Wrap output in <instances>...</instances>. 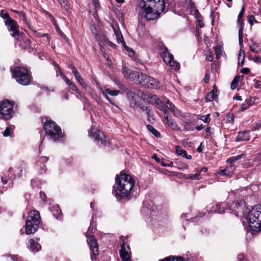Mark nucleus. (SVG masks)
I'll return each instance as SVG.
<instances>
[{
  "label": "nucleus",
  "instance_id": "obj_1",
  "mask_svg": "<svg viewBox=\"0 0 261 261\" xmlns=\"http://www.w3.org/2000/svg\"><path fill=\"white\" fill-rule=\"evenodd\" d=\"M226 210L237 217H243L247 220L250 227L256 232L261 231V205H256L251 210L246 207L243 200L231 202L227 204Z\"/></svg>",
  "mask_w": 261,
  "mask_h": 261
},
{
  "label": "nucleus",
  "instance_id": "obj_2",
  "mask_svg": "<svg viewBox=\"0 0 261 261\" xmlns=\"http://www.w3.org/2000/svg\"><path fill=\"white\" fill-rule=\"evenodd\" d=\"M115 180L113 194L118 200L127 199L135 186L134 177L130 175L121 173L119 176H116Z\"/></svg>",
  "mask_w": 261,
  "mask_h": 261
},
{
  "label": "nucleus",
  "instance_id": "obj_3",
  "mask_svg": "<svg viewBox=\"0 0 261 261\" xmlns=\"http://www.w3.org/2000/svg\"><path fill=\"white\" fill-rule=\"evenodd\" d=\"M140 7L142 15L147 20H154L164 12L165 3L164 0H142Z\"/></svg>",
  "mask_w": 261,
  "mask_h": 261
},
{
  "label": "nucleus",
  "instance_id": "obj_4",
  "mask_svg": "<svg viewBox=\"0 0 261 261\" xmlns=\"http://www.w3.org/2000/svg\"><path fill=\"white\" fill-rule=\"evenodd\" d=\"M40 216L37 211H31L25 222V231L28 234L34 233L38 229L40 222Z\"/></svg>",
  "mask_w": 261,
  "mask_h": 261
},
{
  "label": "nucleus",
  "instance_id": "obj_5",
  "mask_svg": "<svg viewBox=\"0 0 261 261\" xmlns=\"http://www.w3.org/2000/svg\"><path fill=\"white\" fill-rule=\"evenodd\" d=\"M44 129L47 135L54 141L62 140L63 137L61 129L55 122L46 121L44 124Z\"/></svg>",
  "mask_w": 261,
  "mask_h": 261
},
{
  "label": "nucleus",
  "instance_id": "obj_6",
  "mask_svg": "<svg viewBox=\"0 0 261 261\" xmlns=\"http://www.w3.org/2000/svg\"><path fill=\"white\" fill-rule=\"evenodd\" d=\"M13 76L16 81L22 85H28L31 80V75L29 73L28 69L23 67H16L13 71Z\"/></svg>",
  "mask_w": 261,
  "mask_h": 261
},
{
  "label": "nucleus",
  "instance_id": "obj_7",
  "mask_svg": "<svg viewBox=\"0 0 261 261\" xmlns=\"http://www.w3.org/2000/svg\"><path fill=\"white\" fill-rule=\"evenodd\" d=\"M14 102L8 100L0 101V117L5 120L11 119L15 113L13 109Z\"/></svg>",
  "mask_w": 261,
  "mask_h": 261
},
{
  "label": "nucleus",
  "instance_id": "obj_8",
  "mask_svg": "<svg viewBox=\"0 0 261 261\" xmlns=\"http://www.w3.org/2000/svg\"><path fill=\"white\" fill-rule=\"evenodd\" d=\"M160 54L164 62L169 65L172 69L178 70L180 69L179 64L174 60L173 56L169 52L166 47L161 48Z\"/></svg>",
  "mask_w": 261,
  "mask_h": 261
},
{
  "label": "nucleus",
  "instance_id": "obj_9",
  "mask_svg": "<svg viewBox=\"0 0 261 261\" xmlns=\"http://www.w3.org/2000/svg\"><path fill=\"white\" fill-rule=\"evenodd\" d=\"M122 70L125 77L137 84L142 85L144 77H145V74L130 70L125 66L122 68Z\"/></svg>",
  "mask_w": 261,
  "mask_h": 261
},
{
  "label": "nucleus",
  "instance_id": "obj_10",
  "mask_svg": "<svg viewBox=\"0 0 261 261\" xmlns=\"http://www.w3.org/2000/svg\"><path fill=\"white\" fill-rule=\"evenodd\" d=\"M122 70L125 77L137 84L142 85L144 77H145V74L130 70L125 66L122 68Z\"/></svg>",
  "mask_w": 261,
  "mask_h": 261
},
{
  "label": "nucleus",
  "instance_id": "obj_11",
  "mask_svg": "<svg viewBox=\"0 0 261 261\" xmlns=\"http://www.w3.org/2000/svg\"><path fill=\"white\" fill-rule=\"evenodd\" d=\"M91 227V224L87 232V241L91 251V259L92 261H97V256L98 255V246L97 241L93 236L88 237V233H89Z\"/></svg>",
  "mask_w": 261,
  "mask_h": 261
},
{
  "label": "nucleus",
  "instance_id": "obj_12",
  "mask_svg": "<svg viewBox=\"0 0 261 261\" xmlns=\"http://www.w3.org/2000/svg\"><path fill=\"white\" fill-rule=\"evenodd\" d=\"M7 27L10 35L16 39H18L20 36L21 33L18 29V24L16 21L14 19H10L9 21H6L5 23Z\"/></svg>",
  "mask_w": 261,
  "mask_h": 261
},
{
  "label": "nucleus",
  "instance_id": "obj_13",
  "mask_svg": "<svg viewBox=\"0 0 261 261\" xmlns=\"http://www.w3.org/2000/svg\"><path fill=\"white\" fill-rule=\"evenodd\" d=\"M142 85L148 88L158 89L161 87V84L157 80L145 74V77H144Z\"/></svg>",
  "mask_w": 261,
  "mask_h": 261
},
{
  "label": "nucleus",
  "instance_id": "obj_14",
  "mask_svg": "<svg viewBox=\"0 0 261 261\" xmlns=\"http://www.w3.org/2000/svg\"><path fill=\"white\" fill-rule=\"evenodd\" d=\"M17 40L19 42L18 45L21 48L28 50L29 52L33 50L34 47L31 44L30 40L24 37L22 34H20V36L18 37V39Z\"/></svg>",
  "mask_w": 261,
  "mask_h": 261
},
{
  "label": "nucleus",
  "instance_id": "obj_15",
  "mask_svg": "<svg viewBox=\"0 0 261 261\" xmlns=\"http://www.w3.org/2000/svg\"><path fill=\"white\" fill-rule=\"evenodd\" d=\"M89 134L90 136L93 137L96 140L100 141L101 144H106V140L103 133L95 127L92 126Z\"/></svg>",
  "mask_w": 261,
  "mask_h": 261
},
{
  "label": "nucleus",
  "instance_id": "obj_16",
  "mask_svg": "<svg viewBox=\"0 0 261 261\" xmlns=\"http://www.w3.org/2000/svg\"><path fill=\"white\" fill-rule=\"evenodd\" d=\"M127 249L125 243L123 242L121 245V249L119 252L120 256L122 261H131L130 248L129 246H127Z\"/></svg>",
  "mask_w": 261,
  "mask_h": 261
},
{
  "label": "nucleus",
  "instance_id": "obj_17",
  "mask_svg": "<svg viewBox=\"0 0 261 261\" xmlns=\"http://www.w3.org/2000/svg\"><path fill=\"white\" fill-rule=\"evenodd\" d=\"M147 100L149 103H155L156 105V107L161 111H163L165 115H167L168 113V111L166 109V107L163 105V102L166 103L165 99L164 101H161L158 98L157 96L155 95H151L150 97H149L147 99Z\"/></svg>",
  "mask_w": 261,
  "mask_h": 261
},
{
  "label": "nucleus",
  "instance_id": "obj_18",
  "mask_svg": "<svg viewBox=\"0 0 261 261\" xmlns=\"http://www.w3.org/2000/svg\"><path fill=\"white\" fill-rule=\"evenodd\" d=\"M222 204H212L207 206V211L209 213H215L221 214L224 212L225 209L224 205Z\"/></svg>",
  "mask_w": 261,
  "mask_h": 261
},
{
  "label": "nucleus",
  "instance_id": "obj_19",
  "mask_svg": "<svg viewBox=\"0 0 261 261\" xmlns=\"http://www.w3.org/2000/svg\"><path fill=\"white\" fill-rule=\"evenodd\" d=\"M112 27L114 32L117 42L121 43L123 46H125V42L118 25L117 24H112Z\"/></svg>",
  "mask_w": 261,
  "mask_h": 261
},
{
  "label": "nucleus",
  "instance_id": "obj_20",
  "mask_svg": "<svg viewBox=\"0 0 261 261\" xmlns=\"http://www.w3.org/2000/svg\"><path fill=\"white\" fill-rule=\"evenodd\" d=\"M101 91L103 96H105V97L107 99V100L113 104V102L112 101L111 99L109 97L108 95L113 96H117L120 93V91L119 90H111L108 88L105 89H101Z\"/></svg>",
  "mask_w": 261,
  "mask_h": 261
},
{
  "label": "nucleus",
  "instance_id": "obj_21",
  "mask_svg": "<svg viewBox=\"0 0 261 261\" xmlns=\"http://www.w3.org/2000/svg\"><path fill=\"white\" fill-rule=\"evenodd\" d=\"M165 119L166 123L169 127L176 131L180 130V127L178 125L176 121L171 117L169 116L168 114L166 115Z\"/></svg>",
  "mask_w": 261,
  "mask_h": 261
},
{
  "label": "nucleus",
  "instance_id": "obj_22",
  "mask_svg": "<svg viewBox=\"0 0 261 261\" xmlns=\"http://www.w3.org/2000/svg\"><path fill=\"white\" fill-rule=\"evenodd\" d=\"M165 102H166L167 107H168L175 117H178L181 115L180 111L178 110L173 103L170 102L168 99H166Z\"/></svg>",
  "mask_w": 261,
  "mask_h": 261
},
{
  "label": "nucleus",
  "instance_id": "obj_23",
  "mask_svg": "<svg viewBox=\"0 0 261 261\" xmlns=\"http://www.w3.org/2000/svg\"><path fill=\"white\" fill-rule=\"evenodd\" d=\"M236 167L234 165H230L223 170H221L218 172V174L221 176H230L234 172Z\"/></svg>",
  "mask_w": 261,
  "mask_h": 261
},
{
  "label": "nucleus",
  "instance_id": "obj_24",
  "mask_svg": "<svg viewBox=\"0 0 261 261\" xmlns=\"http://www.w3.org/2000/svg\"><path fill=\"white\" fill-rule=\"evenodd\" d=\"M61 72V76L62 77V79L64 80V81L66 83V84L70 87L71 89H72L73 91L77 92L78 91V88L76 85L72 82L69 79L67 78V76H66L62 72L60 71Z\"/></svg>",
  "mask_w": 261,
  "mask_h": 261
},
{
  "label": "nucleus",
  "instance_id": "obj_25",
  "mask_svg": "<svg viewBox=\"0 0 261 261\" xmlns=\"http://www.w3.org/2000/svg\"><path fill=\"white\" fill-rule=\"evenodd\" d=\"M30 243V248L32 252H37L41 248V245L34 239H31Z\"/></svg>",
  "mask_w": 261,
  "mask_h": 261
},
{
  "label": "nucleus",
  "instance_id": "obj_26",
  "mask_svg": "<svg viewBox=\"0 0 261 261\" xmlns=\"http://www.w3.org/2000/svg\"><path fill=\"white\" fill-rule=\"evenodd\" d=\"M175 149L177 154L179 155L186 158L189 160L192 159V156L191 155H188L187 151L185 150L182 149L180 146L177 145L175 147Z\"/></svg>",
  "mask_w": 261,
  "mask_h": 261
},
{
  "label": "nucleus",
  "instance_id": "obj_27",
  "mask_svg": "<svg viewBox=\"0 0 261 261\" xmlns=\"http://www.w3.org/2000/svg\"><path fill=\"white\" fill-rule=\"evenodd\" d=\"M250 139L248 131L240 132L237 136V141H248Z\"/></svg>",
  "mask_w": 261,
  "mask_h": 261
},
{
  "label": "nucleus",
  "instance_id": "obj_28",
  "mask_svg": "<svg viewBox=\"0 0 261 261\" xmlns=\"http://www.w3.org/2000/svg\"><path fill=\"white\" fill-rule=\"evenodd\" d=\"M15 129V126L13 125H9L5 130V131L3 133V136L4 137H11L14 130Z\"/></svg>",
  "mask_w": 261,
  "mask_h": 261
},
{
  "label": "nucleus",
  "instance_id": "obj_29",
  "mask_svg": "<svg viewBox=\"0 0 261 261\" xmlns=\"http://www.w3.org/2000/svg\"><path fill=\"white\" fill-rule=\"evenodd\" d=\"M245 57V53L243 49L241 48L239 51V57H238V65L240 66H243L244 63V60Z\"/></svg>",
  "mask_w": 261,
  "mask_h": 261
},
{
  "label": "nucleus",
  "instance_id": "obj_30",
  "mask_svg": "<svg viewBox=\"0 0 261 261\" xmlns=\"http://www.w3.org/2000/svg\"><path fill=\"white\" fill-rule=\"evenodd\" d=\"M253 102L251 101V99H246L245 102L241 105L240 110L241 111H244L248 109L252 104Z\"/></svg>",
  "mask_w": 261,
  "mask_h": 261
},
{
  "label": "nucleus",
  "instance_id": "obj_31",
  "mask_svg": "<svg viewBox=\"0 0 261 261\" xmlns=\"http://www.w3.org/2000/svg\"><path fill=\"white\" fill-rule=\"evenodd\" d=\"M147 128L148 130L151 133H152V134L156 137L160 138L161 137L160 133L156 129H155L152 125H147Z\"/></svg>",
  "mask_w": 261,
  "mask_h": 261
},
{
  "label": "nucleus",
  "instance_id": "obj_32",
  "mask_svg": "<svg viewBox=\"0 0 261 261\" xmlns=\"http://www.w3.org/2000/svg\"><path fill=\"white\" fill-rule=\"evenodd\" d=\"M159 261H184V259L180 256L174 257L173 256H170L165 258L164 259L160 260Z\"/></svg>",
  "mask_w": 261,
  "mask_h": 261
},
{
  "label": "nucleus",
  "instance_id": "obj_33",
  "mask_svg": "<svg viewBox=\"0 0 261 261\" xmlns=\"http://www.w3.org/2000/svg\"><path fill=\"white\" fill-rule=\"evenodd\" d=\"M0 17H2L4 20V22L6 21H9L10 19L12 18L10 17L9 14L6 12L5 10H1L0 11Z\"/></svg>",
  "mask_w": 261,
  "mask_h": 261
},
{
  "label": "nucleus",
  "instance_id": "obj_34",
  "mask_svg": "<svg viewBox=\"0 0 261 261\" xmlns=\"http://www.w3.org/2000/svg\"><path fill=\"white\" fill-rule=\"evenodd\" d=\"M53 215L56 218V219H60L61 215V211L58 206H55L53 210Z\"/></svg>",
  "mask_w": 261,
  "mask_h": 261
},
{
  "label": "nucleus",
  "instance_id": "obj_35",
  "mask_svg": "<svg viewBox=\"0 0 261 261\" xmlns=\"http://www.w3.org/2000/svg\"><path fill=\"white\" fill-rule=\"evenodd\" d=\"M215 88L214 87L213 90L207 93L206 98L208 101H212L216 98L217 95L214 91Z\"/></svg>",
  "mask_w": 261,
  "mask_h": 261
},
{
  "label": "nucleus",
  "instance_id": "obj_36",
  "mask_svg": "<svg viewBox=\"0 0 261 261\" xmlns=\"http://www.w3.org/2000/svg\"><path fill=\"white\" fill-rule=\"evenodd\" d=\"M187 178L195 180H199L201 178V176L198 172H196L195 174H190L186 175Z\"/></svg>",
  "mask_w": 261,
  "mask_h": 261
},
{
  "label": "nucleus",
  "instance_id": "obj_37",
  "mask_svg": "<svg viewBox=\"0 0 261 261\" xmlns=\"http://www.w3.org/2000/svg\"><path fill=\"white\" fill-rule=\"evenodd\" d=\"M176 165L177 168L180 170H184L187 169L189 167V166L187 164L181 161L177 162Z\"/></svg>",
  "mask_w": 261,
  "mask_h": 261
},
{
  "label": "nucleus",
  "instance_id": "obj_38",
  "mask_svg": "<svg viewBox=\"0 0 261 261\" xmlns=\"http://www.w3.org/2000/svg\"><path fill=\"white\" fill-rule=\"evenodd\" d=\"M250 49L251 51L254 53H258L260 51V49L258 47L255 43H253L249 46Z\"/></svg>",
  "mask_w": 261,
  "mask_h": 261
},
{
  "label": "nucleus",
  "instance_id": "obj_39",
  "mask_svg": "<svg viewBox=\"0 0 261 261\" xmlns=\"http://www.w3.org/2000/svg\"><path fill=\"white\" fill-rule=\"evenodd\" d=\"M240 80V76L239 75H237L234 79L232 80L231 84V89L232 90H234L236 88V87L238 86L239 81Z\"/></svg>",
  "mask_w": 261,
  "mask_h": 261
},
{
  "label": "nucleus",
  "instance_id": "obj_40",
  "mask_svg": "<svg viewBox=\"0 0 261 261\" xmlns=\"http://www.w3.org/2000/svg\"><path fill=\"white\" fill-rule=\"evenodd\" d=\"M60 3L61 6L64 8V9L68 10L70 9V6L69 5V2L68 0H58Z\"/></svg>",
  "mask_w": 261,
  "mask_h": 261
},
{
  "label": "nucleus",
  "instance_id": "obj_41",
  "mask_svg": "<svg viewBox=\"0 0 261 261\" xmlns=\"http://www.w3.org/2000/svg\"><path fill=\"white\" fill-rule=\"evenodd\" d=\"M210 114L202 115L198 119L202 120L203 122L205 123H209L211 119L210 118Z\"/></svg>",
  "mask_w": 261,
  "mask_h": 261
},
{
  "label": "nucleus",
  "instance_id": "obj_42",
  "mask_svg": "<svg viewBox=\"0 0 261 261\" xmlns=\"http://www.w3.org/2000/svg\"><path fill=\"white\" fill-rule=\"evenodd\" d=\"M242 155H238L237 156H232L227 159V162L229 163H232L242 158Z\"/></svg>",
  "mask_w": 261,
  "mask_h": 261
},
{
  "label": "nucleus",
  "instance_id": "obj_43",
  "mask_svg": "<svg viewBox=\"0 0 261 261\" xmlns=\"http://www.w3.org/2000/svg\"><path fill=\"white\" fill-rule=\"evenodd\" d=\"M13 12L17 14L20 17H21L25 23L29 24V22L28 21L24 14L22 12H19L16 10H14Z\"/></svg>",
  "mask_w": 261,
  "mask_h": 261
},
{
  "label": "nucleus",
  "instance_id": "obj_44",
  "mask_svg": "<svg viewBox=\"0 0 261 261\" xmlns=\"http://www.w3.org/2000/svg\"><path fill=\"white\" fill-rule=\"evenodd\" d=\"M243 31H242V28H240L239 30V44L241 46V47L243 46Z\"/></svg>",
  "mask_w": 261,
  "mask_h": 261
},
{
  "label": "nucleus",
  "instance_id": "obj_45",
  "mask_svg": "<svg viewBox=\"0 0 261 261\" xmlns=\"http://www.w3.org/2000/svg\"><path fill=\"white\" fill-rule=\"evenodd\" d=\"M72 73L73 74L77 82L80 80L81 81L82 79H83L77 69H75L74 71H73Z\"/></svg>",
  "mask_w": 261,
  "mask_h": 261
},
{
  "label": "nucleus",
  "instance_id": "obj_46",
  "mask_svg": "<svg viewBox=\"0 0 261 261\" xmlns=\"http://www.w3.org/2000/svg\"><path fill=\"white\" fill-rule=\"evenodd\" d=\"M53 64L54 67L56 68V71L57 76H58L59 75H61L60 71L62 72V71L60 70V68L59 67V66L58 65V64L56 62H54Z\"/></svg>",
  "mask_w": 261,
  "mask_h": 261
},
{
  "label": "nucleus",
  "instance_id": "obj_47",
  "mask_svg": "<svg viewBox=\"0 0 261 261\" xmlns=\"http://www.w3.org/2000/svg\"><path fill=\"white\" fill-rule=\"evenodd\" d=\"M253 21L255 22H257V21L255 20V17L253 15H250L248 18V22L251 25H253Z\"/></svg>",
  "mask_w": 261,
  "mask_h": 261
},
{
  "label": "nucleus",
  "instance_id": "obj_48",
  "mask_svg": "<svg viewBox=\"0 0 261 261\" xmlns=\"http://www.w3.org/2000/svg\"><path fill=\"white\" fill-rule=\"evenodd\" d=\"M56 30L57 32L61 36L63 37L64 39L67 38L65 35L62 32L61 29L57 25H56Z\"/></svg>",
  "mask_w": 261,
  "mask_h": 261
},
{
  "label": "nucleus",
  "instance_id": "obj_49",
  "mask_svg": "<svg viewBox=\"0 0 261 261\" xmlns=\"http://www.w3.org/2000/svg\"><path fill=\"white\" fill-rule=\"evenodd\" d=\"M244 13H245V7L244 6H243L242 7V9L239 14V15L238 16V18H239V19H242V18L244 16Z\"/></svg>",
  "mask_w": 261,
  "mask_h": 261
},
{
  "label": "nucleus",
  "instance_id": "obj_50",
  "mask_svg": "<svg viewBox=\"0 0 261 261\" xmlns=\"http://www.w3.org/2000/svg\"><path fill=\"white\" fill-rule=\"evenodd\" d=\"M105 42L107 43L110 46L113 47V48H116V45L114 44L113 42L109 41L107 38H105Z\"/></svg>",
  "mask_w": 261,
  "mask_h": 261
},
{
  "label": "nucleus",
  "instance_id": "obj_51",
  "mask_svg": "<svg viewBox=\"0 0 261 261\" xmlns=\"http://www.w3.org/2000/svg\"><path fill=\"white\" fill-rule=\"evenodd\" d=\"M78 82L84 89H87L88 86L86 84V83L84 81L83 79H82L81 81H79Z\"/></svg>",
  "mask_w": 261,
  "mask_h": 261
},
{
  "label": "nucleus",
  "instance_id": "obj_52",
  "mask_svg": "<svg viewBox=\"0 0 261 261\" xmlns=\"http://www.w3.org/2000/svg\"><path fill=\"white\" fill-rule=\"evenodd\" d=\"M207 171V168H206V167H202L201 168V169H195V171L196 172H198L200 174L201 173V172H206Z\"/></svg>",
  "mask_w": 261,
  "mask_h": 261
},
{
  "label": "nucleus",
  "instance_id": "obj_53",
  "mask_svg": "<svg viewBox=\"0 0 261 261\" xmlns=\"http://www.w3.org/2000/svg\"><path fill=\"white\" fill-rule=\"evenodd\" d=\"M252 60L254 62L257 63H261V57L259 56H255L253 59Z\"/></svg>",
  "mask_w": 261,
  "mask_h": 261
},
{
  "label": "nucleus",
  "instance_id": "obj_54",
  "mask_svg": "<svg viewBox=\"0 0 261 261\" xmlns=\"http://www.w3.org/2000/svg\"><path fill=\"white\" fill-rule=\"evenodd\" d=\"M237 21H238V24L239 25V29L240 28H242V31H243V20H242V19L238 18Z\"/></svg>",
  "mask_w": 261,
  "mask_h": 261
},
{
  "label": "nucleus",
  "instance_id": "obj_55",
  "mask_svg": "<svg viewBox=\"0 0 261 261\" xmlns=\"http://www.w3.org/2000/svg\"><path fill=\"white\" fill-rule=\"evenodd\" d=\"M206 134L207 136H211L213 132L212 131L211 128L210 127H207L205 129Z\"/></svg>",
  "mask_w": 261,
  "mask_h": 261
},
{
  "label": "nucleus",
  "instance_id": "obj_56",
  "mask_svg": "<svg viewBox=\"0 0 261 261\" xmlns=\"http://www.w3.org/2000/svg\"><path fill=\"white\" fill-rule=\"evenodd\" d=\"M250 71V69L248 68H242L241 70V72L243 74H247Z\"/></svg>",
  "mask_w": 261,
  "mask_h": 261
},
{
  "label": "nucleus",
  "instance_id": "obj_57",
  "mask_svg": "<svg viewBox=\"0 0 261 261\" xmlns=\"http://www.w3.org/2000/svg\"><path fill=\"white\" fill-rule=\"evenodd\" d=\"M206 59L207 61H210V62L213 61V55L211 51L209 53L208 55H207V56L206 57Z\"/></svg>",
  "mask_w": 261,
  "mask_h": 261
},
{
  "label": "nucleus",
  "instance_id": "obj_58",
  "mask_svg": "<svg viewBox=\"0 0 261 261\" xmlns=\"http://www.w3.org/2000/svg\"><path fill=\"white\" fill-rule=\"evenodd\" d=\"M76 92L78 93L79 96L81 98L83 99L85 101L87 100V98L85 97L84 94L83 92L80 91L79 90H78V91H77Z\"/></svg>",
  "mask_w": 261,
  "mask_h": 261
},
{
  "label": "nucleus",
  "instance_id": "obj_59",
  "mask_svg": "<svg viewBox=\"0 0 261 261\" xmlns=\"http://www.w3.org/2000/svg\"><path fill=\"white\" fill-rule=\"evenodd\" d=\"M40 197L41 198V199L42 200H43V201H45L46 200V195L43 192H40Z\"/></svg>",
  "mask_w": 261,
  "mask_h": 261
},
{
  "label": "nucleus",
  "instance_id": "obj_60",
  "mask_svg": "<svg viewBox=\"0 0 261 261\" xmlns=\"http://www.w3.org/2000/svg\"><path fill=\"white\" fill-rule=\"evenodd\" d=\"M11 257H12V259L14 261H21V258L19 257H18L17 255H11Z\"/></svg>",
  "mask_w": 261,
  "mask_h": 261
},
{
  "label": "nucleus",
  "instance_id": "obj_61",
  "mask_svg": "<svg viewBox=\"0 0 261 261\" xmlns=\"http://www.w3.org/2000/svg\"><path fill=\"white\" fill-rule=\"evenodd\" d=\"M173 163L171 162L170 164H166L164 162H161V165L163 167H172L173 166Z\"/></svg>",
  "mask_w": 261,
  "mask_h": 261
},
{
  "label": "nucleus",
  "instance_id": "obj_62",
  "mask_svg": "<svg viewBox=\"0 0 261 261\" xmlns=\"http://www.w3.org/2000/svg\"><path fill=\"white\" fill-rule=\"evenodd\" d=\"M210 78V75L208 74H206L203 79V81L205 83H207L209 81Z\"/></svg>",
  "mask_w": 261,
  "mask_h": 261
},
{
  "label": "nucleus",
  "instance_id": "obj_63",
  "mask_svg": "<svg viewBox=\"0 0 261 261\" xmlns=\"http://www.w3.org/2000/svg\"><path fill=\"white\" fill-rule=\"evenodd\" d=\"M238 258L239 259V261H247L246 259L244 258V257L243 254L238 255Z\"/></svg>",
  "mask_w": 261,
  "mask_h": 261
},
{
  "label": "nucleus",
  "instance_id": "obj_64",
  "mask_svg": "<svg viewBox=\"0 0 261 261\" xmlns=\"http://www.w3.org/2000/svg\"><path fill=\"white\" fill-rule=\"evenodd\" d=\"M197 25L200 28H203L204 27V23L202 20L198 19Z\"/></svg>",
  "mask_w": 261,
  "mask_h": 261
}]
</instances>
